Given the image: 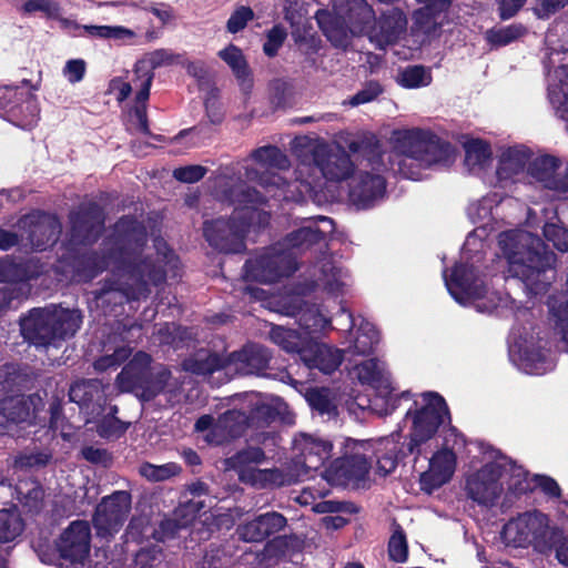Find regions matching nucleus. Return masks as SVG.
Returning a JSON list of instances; mask_svg holds the SVG:
<instances>
[{
  "mask_svg": "<svg viewBox=\"0 0 568 568\" xmlns=\"http://www.w3.org/2000/svg\"><path fill=\"white\" fill-rule=\"evenodd\" d=\"M405 423H409L408 440L402 444L399 432L376 440L344 439L343 456L324 470L323 478L331 485L361 486L371 469L367 460L369 453L376 458V473L381 476H386L396 468L399 455L426 454L438 429L450 423L445 399L433 392L417 395L406 413Z\"/></svg>",
  "mask_w": 568,
  "mask_h": 568,
  "instance_id": "obj_1",
  "label": "nucleus"
},
{
  "mask_svg": "<svg viewBox=\"0 0 568 568\" xmlns=\"http://www.w3.org/2000/svg\"><path fill=\"white\" fill-rule=\"evenodd\" d=\"M504 195L489 192L481 199L473 201L467 214L478 227L468 234L462 261L448 274L444 271L445 285L453 298L465 306H473L477 312L491 313L498 308H514L515 301L508 294L488 291L483 280L487 274L479 271L484 240L488 236L487 229L493 225L494 210L501 203Z\"/></svg>",
  "mask_w": 568,
  "mask_h": 568,
  "instance_id": "obj_2",
  "label": "nucleus"
},
{
  "mask_svg": "<svg viewBox=\"0 0 568 568\" xmlns=\"http://www.w3.org/2000/svg\"><path fill=\"white\" fill-rule=\"evenodd\" d=\"M118 248L103 260L95 273L112 264L113 275L118 277L110 288L103 293L106 300L111 292H119L125 300H140L149 294L148 283L158 284L164 280L169 272L175 271L179 265L178 257L169 250L165 241L154 240L156 262L143 254L142 240L144 233L140 225L131 219L118 222Z\"/></svg>",
  "mask_w": 568,
  "mask_h": 568,
  "instance_id": "obj_3",
  "label": "nucleus"
},
{
  "mask_svg": "<svg viewBox=\"0 0 568 568\" xmlns=\"http://www.w3.org/2000/svg\"><path fill=\"white\" fill-rule=\"evenodd\" d=\"M311 287H303L296 296L286 294V317H295L304 332L286 329V353L296 354L310 368H316L324 374L336 371L343 361V351L332 345L315 341L311 333L324 329L327 320L315 305H307L300 296Z\"/></svg>",
  "mask_w": 568,
  "mask_h": 568,
  "instance_id": "obj_4",
  "label": "nucleus"
},
{
  "mask_svg": "<svg viewBox=\"0 0 568 568\" xmlns=\"http://www.w3.org/2000/svg\"><path fill=\"white\" fill-rule=\"evenodd\" d=\"M498 244L508 273L518 277L530 294L544 293L554 278L556 255L546 251L538 237L523 230L501 233Z\"/></svg>",
  "mask_w": 568,
  "mask_h": 568,
  "instance_id": "obj_5",
  "label": "nucleus"
},
{
  "mask_svg": "<svg viewBox=\"0 0 568 568\" xmlns=\"http://www.w3.org/2000/svg\"><path fill=\"white\" fill-rule=\"evenodd\" d=\"M221 185L227 187L223 191V196L236 205L232 221L219 219L205 222L204 236L221 252L240 253L245 248L244 237L248 227L255 219L262 222V214L255 207L261 202V196L242 182L233 185L229 181H222Z\"/></svg>",
  "mask_w": 568,
  "mask_h": 568,
  "instance_id": "obj_6",
  "label": "nucleus"
},
{
  "mask_svg": "<svg viewBox=\"0 0 568 568\" xmlns=\"http://www.w3.org/2000/svg\"><path fill=\"white\" fill-rule=\"evenodd\" d=\"M392 142L399 159L392 160L390 168L409 180H420V170L438 162L442 155L440 140L429 130H397Z\"/></svg>",
  "mask_w": 568,
  "mask_h": 568,
  "instance_id": "obj_7",
  "label": "nucleus"
},
{
  "mask_svg": "<svg viewBox=\"0 0 568 568\" xmlns=\"http://www.w3.org/2000/svg\"><path fill=\"white\" fill-rule=\"evenodd\" d=\"M374 14L373 8L366 0H333L332 10H317L316 20L333 45L346 48L351 34L367 36Z\"/></svg>",
  "mask_w": 568,
  "mask_h": 568,
  "instance_id": "obj_8",
  "label": "nucleus"
},
{
  "mask_svg": "<svg viewBox=\"0 0 568 568\" xmlns=\"http://www.w3.org/2000/svg\"><path fill=\"white\" fill-rule=\"evenodd\" d=\"M515 467L517 464L499 452L487 453L481 468L467 477V496L486 508L497 506L504 493L510 503L515 496L508 490V481Z\"/></svg>",
  "mask_w": 568,
  "mask_h": 568,
  "instance_id": "obj_9",
  "label": "nucleus"
},
{
  "mask_svg": "<svg viewBox=\"0 0 568 568\" xmlns=\"http://www.w3.org/2000/svg\"><path fill=\"white\" fill-rule=\"evenodd\" d=\"M81 314L77 310L51 305L33 308L20 322L23 337L34 345H48L55 339L73 336L80 328Z\"/></svg>",
  "mask_w": 568,
  "mask_h": 568,
  "instance_id": "obj_10",
  "label": "nucleus"
},
{
  "mask_svg": "<svg viewBox=\"0 0 568 568\" xmlns=\"http://www.w3.org/2000/svg\"><path fill=\"white\" fill-rule=\"evenodd\" d=\"M509 356L524 373L542 375L554 369L555 357L549 341L535 328H514L509 337Z\"/></svg>",
  "mask_w": 568,
  "mask_h": 568,
  "instance_id": "obj_11",
  "label": "nucleus"
},
{
  "mask_svg": "<svg viewBox=\"0 0 568 568\" xmlns=\"http://www.w3.org/2000/svg\"><path fill=\"white\" fill-rule=\"evenodd\" d=\"M349 374L361 384H367L375 389L373 398H362L358 403L361 408H369L379 416L388 415L396 408L398 395L383 362L375 358L363 361L356 364Z\"/></svg>",
  "mask_w": 568,
  "mask_h": 568,
  "instance_id": "obj_12",
  "label": "nucleus"
},
{
  "mask_svg": "<svg viewBox=\"0 0 568 568\" xmlns=\"http://www.w3.org/2000/svg\"><path fill=\"white\" fill-rule=\"evenodd\" d=\"M268 355L261 346H248L241 352L233 353L226 358L216 354L209 355L205 361L197 359L196 363L187 365V369L196 374H213L223 369L226 375H250L261 372L267 366Z\"/></svg>",
  "mask_w": 568,
  "mask_h": 568,
  "instance_id": "obj_13",
  "label": "nucleus"
},
{
  "mask_svg": "<svg viewBox=\"0 0 568 568\" xmlns=\"http://www.w3.org/2000/svg\"><path fill=\"white\" fill-rule=\"evenodd\" d=\"M151 357L143 352H139L125 365L118 375L116 386L121 392H131L144 400H149L163 390L170 372L165 368L156 371V376L151 377L149 366Z\"/></svg>",
  "mask_w": 568,
  "mask_h": 568,
  "instance_id": "obj_14",
  "label": "nucleus"
},
{
  "mask_svg": "<svg viewBox=\"0 0 568 568\" xmlns=\"http://www.w3.org/2000/svg\"><path fill=\"white\" fill-rule=\"evenodd\" d=\"M385 170L382 154L361 162L349 184V200L356 207H372L385 197L386 180L382 174Z\"/></svg>",
  "mask_w": 568,
  "mask_h": 568,
  "instance_id": "obj_15",
  "label": "nucleus"
},
{
  "mask_svg": "<svg viewBox=\"0 0 568 568\" xmlns=\"http://www.w3.org/2000/svg\"><path fill=\"white\" fill-rule=\"evenodd\" d=\"M92 531L85 520L70 523L55 539L60 568H91Z\"/></svg>",
  "mask_w": 568,
  "mask_h": 568,
  "instance_id": "obj_16",
  "label": "nucleus"
},
{
  "mask_svg": "<svg viewBox=\"0 0 568 568\" xmlns=\"http://www.w3.org/2000/svg\"><path fill=\"white\" fill-rule=\"evenodd\" d=\"M552 527L548 517L537 510L526 511L511 518L501 532L503 540L514 547H527L532 545L536 549L544 550L549 542Z\"/></svg>",
  "mask_w": 568,
  "mask_h": 568,
  "instance_id": "obj_17",
  "label": "nucleus"
},
{
  "mask_svg": "<svg viewBox=\"0 0 568 568\" xmlns=\"http://www.w3.org/2000/svg\"><path fill=\"white\" fill-rule=\"evenodd\" d=\"M291 465L286 469V483L297 480L308 470L318 469L331 457L333 445L329 440L308 434H300L292 442Z\"/></svg>",
  "mask_w": 568,
  "mask_h": 568,
  "instance_id": "obj_18",
  "label": "nucleus"
},
{
  "mask_svg": "<svg viewBox=\"0 0 568 568\" xmlns=\"http://www.w3.org/2000/svg\"><path fill=\"white\" fill-rule=\"evenodd\" d=\"M0 111L21 129L33 128L39 119V104L27 87H0Z\"/></svg>",
  "mask_w": 568,
  "mask_h": 568,
  "instance_id": "obj_19",
  "label": "nucleus"
},
{
  "mask_svg": "<svg viewBox=\"0 0 568 568\" xmlns=\"http://www.w3.org/2000/svg\"><path fill=\"white\" fill-rule=\"evenodd\" d=\"M282 162L283 155L280 149L262 146L244 161L245 178L252 182L256 181L264 187H280L283 183Z\"/></svg>",
  "mask_w": 568,
  "mask_h": 568,
  "instance_id": "obj_20",
  "label": "nucleus"
},
{
  "mask_svg": "<svg viewBox=\"0 0 568 568\" xmlns=\"http://www.w3.org/2000/svg\"><path fill=\"white\" fill-rule=\"evenodd\" d=\"M264 453L260 448H248L226 459V466L227 468L235 469L243 483L254 487L266 488L273 485H282L284 479L278 469H257L251 467L252 464L262 463Z\"/></svg>",
  "mask_w": 568,
  "mask_h": 568,
  "instance_id": "obj_21",
  "label": "nucleus"
},
{
  "mask_svg": "<svg viewBox=\"0 0 568 568\" xmlns=\"http://www.w3.org/2000/svg\"><path fill=\"white\" fill-rule=\"evenodd\" d=\"M532 151L524 144L504 145L498 149L495 180L490 183L495 187L506 189L528 172Z\"/></svg>",
  "mask_w": 568,
  "mask_h": 568,
  "instance_id": "obj_22",
  "label": "nucleus"
},
{
  "mask_svg": "<svg viewBox=\"0 0 568 568\" xmlns=\"http://www.w3.org/2000/svg\"><path fill=\"white\" fill-rule=\"evenodd\" d=\"M130 509L131 495L128 491L118 490L104 497L93 517L98 535L108 537L119 532L128 519Z\"/></svg>",
  "mask_w": 568,
  "mask_h": 568,
  "instance_id": "obj_23",
  "label": "nucleus"
},
{
  "mask_svg": "<svg viewBox=\"0 0 568 568\" xmlns=\"http://www.w3.org/2000/svg\"><path fill=\"white\" fill-rule=\"evenodd\" d=\"M408 30L406 13L399 8H388L374 14V21L368 28L367 37L378 49H386L402 41Z\"/></svg>",
  "mask_w": 568,
  "mask_h": 568,
  "instance_id": "obj_24",
  "label": "nucleus"
},
{
  "mask_svg": "<svg viewBox=\"0 0 568 568\" xmlns=\"http://www.w3.org/2000/svg\"><path fill=\"white\" fill-rule=\"evenodd\" d=\"M314 165L327 181L339 182L347 179L353 172V163L344 149L325 143H315L307 146Z\"/></svg>",
  "mask_w": 568,
  "mask_h": 568,
  "instance_id": "obj_25",
  "label": "nucleus"
},
{
  "mask_svg": "<svg viewBox=\"0 0 568 568\" xmlns=\"http://www.w3.org/2000/svg\"><path fill=\"white\" fill-rule=\"evenodd\" d=\"M284 274V245H275L260 250L254 257L245 263L246 280L264 284L275 283Z\"/></svg>",
  "mask_w": 568,
  "mask_h": 568,
  "instance_id": "obj_26",
  "label": "nucleus"
},
{
  "mask_svg": "<svg viewBox=\"0 0 568 568\" xmlns=\"http://www.w3.org/2000/svg\"><path fill=\"white\" fill-rule=\"evenodd\" d=\"M21 242L36 250H44L54 244L61 232L59 220L45 213H32L19 221Z\"/></svg>",
  "mask_w": 568,
  "mask_h": 568,
  "instance_id": "obj_27",
  "label": "nucleus"
},
{
  "mask_svg": "<svg viewBox=\"0 0 568 568\" xmlns=\"http://www.w3.org/2000/svg\"><path fill=\"white\" fill-rule=\"evenodd\" d=\"M40 397L13 396L0 402V434L17 435L20 424H32Z\"/></svg>",
  "mask_w": 568,
  "mask_h": 568,
  "instance_id": "obj_28",
  "label": "nucleus"
},
{
  "mask_svg": "<svg viewBox=\"0 0 568 568\" xmlns=\"http://www.w3.org/2000/svg\"><path fill=\"white\" fill-rule=\"evenodd\" d=\"M334 230V222L326 216L306 220L303 224L286 234V252L295 250L304 252L316 244H324L327 234Z\"/></svg>",
  "mask_w": 568,
  "mask_h": 568,
  "instance_id": "obj_29",
  "label": "nucleus"
},
{
  "mask_svg": "<svg viewBox=\"0 0 568 568\" xmlns=\"http://www.w3.org/2000/svg\"><path fill=\"white\" fill-rule=\"evenodd\" d=\"M180 55L172 53L166 49H159L145 54L134 65L136 79L134 85L139 88L138 102H144L150 94V87L153 80V69L178 63Z\"/></svg>",
  "mask_w": 568,
  "mask_h": 568,
  "instance_id": "obj_30",
  "label": "nucleus"
},
{
  "mask_svg": "<svg viewBox=\"0 0 568 568\" xmlns=\"http://www.w3.org/2000/svg\"><path fill=\"white\" fill-rule=\"evenodd\" d=\"M456 456L450 449H440L429 459V467L420 475L423 489L430 493L446 484L455 473Z\"/></svg>",
  "mask_w": 568,
  "mask_h": 568,
  "instance_id": "obj_31",
  "label": "nucleus"
},
{
  "mask_svg": "<svg viewBox=\"0 0 568 568\" xmlns=\"http://www.w3.org/2000/svg\"><path fill=\"white\" fill-rule=\"evenodd\" d=\"M536 487H539L545 494L551 497H557L560 494V488L552 478L538 475L530 477L520 465H517L508 481L509 493L515 497H518L535 489Z\"/></svg>",
  "mask_w": 568,
  "mask_h": 568,
  "instance_id": "obj_32",
  "label": "nucleus"
},
{
  "mask_svg": "<svg viewBox=\"0 0 568 568\" xmlns=\"http://www.w3.org/2000/svg\"><path fill=\"white\" fill-rule=\"evenodd\" d=\"M320 274L315 280L317 286L323 287L329 294H344L351 285V276L347 270L337 264L332 257H324L318 265Z\"/></svg>",
  "mask_w": 568,
  "mask_h": 568,
  "instance_id": "obj_33",
  "label": "nucleus"
},
{
  "mask_svg": "<svg viewBox=\"0 0 568 568\" xmlns=\"http://www.w3.org/2000/svg\"><path fill=\"white\" fill-rule=\"evenodd\" d=\"M419 3H425L420 9L413 13V26L410 31L413 34H429L436 30L439 24L438 14L444 12L449 7V0H416Z\"/></svg>",
  "mask_w": 568,
  "mask_h": 568,
  "instance_id": "obj_34",
  "label": "nucleus"
},
{
  "mask_svg": "<svg viewBox=\"0 0 568 568\" xmlns=\"http://www.w3.org/2000/svg\"><path fill=\"white\" fill-rule=\"evenodd\" d=\"M548 97L559 116L568 120V63L548 73Z\"/></svg>",
  "mask_w": 568,
  "mask_h": 568,
  "instance_id": "obj_35",
  "label": "nucleus"
},
{
  "mask_svg": "<svg viewBox=\"0 0 568 568\" xmlns=\"http://www.w3.org/2000/svg\"><path fill=\"white\" fill-rule=\"evenodd\" d=\"M70 221L72 224V241L74 243H89L95 240L103 225L101 214L97 210L72 213Z\"/></svg>",
  "mask_w": 568,
  "mask_h": 568,
  "instance_id": "obj_36",
  "label": "nucleus"
},
{
  "mask_svg": "<svg viewBox=\"0 0 568 568\" xmlns=\"http://www.w3.org/2000/svg\"><path fill=\"white\" fill-rule=\"evenodd\" d=\"M465 164L473 174H481L493 162L490 144L479 138H467L463 142Z\"/></svg>",
  "mask_w": 568,
  "mask_h": 568,
  "instance_id": "obj_37",
  "label": "nucleus"
},
{
  "mask_svg": "<svg viewBox=\"0 0 568 568\" xmlns=\"http://www.w3.org/2000/svg\"><path fill=\"white\" fill-rule=\"evenodd\" d=\"M283 518L278 514H265L237 528L241 539L257 542L282 527Z\"/></svg>",
  "mask_w": 568,
  "mask_h": 568,
  "instance_id": "obj_38",
  "label": "nucleus"
},
{
  "mask_svg": "<svg viewBox=\"0 0 568 568\" xmlns=\"http://www.w3.org/2000/svg\"><path fill=\"white\" fill-rule=\"evenodd\" d=\"M217 55L232 70L242 91L248 93L253 87V80L243 51L234 44H229L226 48L220 50Z\"/></svg>",
  "mask_w": 568,
  "mask_h": 568,
  "instance_id": "obj_39",
  "label": "nucleus"
},
{
  "mask_svg": "<svg viewBox=\"0 0 568 568\" xmlns=\"http://www.w3.org/2000/svg\"><path fill=\"white\" fill-rule=\"evenodd\" d=\"M84 33L92 38L113 40L122 45L142 44L141 34L124 26H84Z\"/></svg>",
  "mask_w": 568,
  "mask_h": 568,
  "instance_id": "obj_40",
  "label": "nucleus"
},
{
  "mask_svg": "<svg viewBox=\"0 0 568 568\" xmlns=\"http://www.w3.org/2000/svg\"><path fill=\"white\" fill-rule=\"evenodd\" d=\"M561 162L554 155L542 154L531 158L528 166V173L546 189L551 190L556 178L561 171Z\"/></svg>",
  "mask_w": 568,
  "mask_h": 568,
  "instance_id": "obj_41",
  "label": "nucleus"
},
{
  "mask_svg": "<svg viewBox=\"0 0 568 568\" xmlns=\"http://www.w3.org/2000/svg\"><path fill=\"white\" fill-rule=\"evenodd\" d=\"M40 273L41 267L33 260L21 264H17L8 258L0 261V282H8L12 284V286L29 281Z\"/></svg>",
  "mask_w": 568,
  "mask_h": 568,
  "instance_id": "obj_42",
  "label": "nucleus"
},
{
  "mask_svg": "<svg viewBox=\"0 0 568 568\" xmlns=\"http://www.w3.org/2000/svg\"><path fill=\"white\" fill-rule=\"evenodd\" d=\"M69 396L71 402L90 409V405L93 403L99 407L102 405L104 402V389L98 379L81 381L71 386Z\"/></svg>",
  "mask_w": 568,
  "mask_h": 568,
  "instance_id": "obj_43",
  "label": "nucleus"
},
{
  "mask_svg": "<svg viewBox=\"0 0 568 568\" xmlns=\"http://www.w3.org/2000/svg\"><path fill=\"white\" fill-rule=\"evenodd\" d=\"M348 342L354 353L364 355L379 342V334L373 323L362 320L357 328L349 331Z\"/></svg>",
  "mask_w": 568,
  "mask_h": 568,
  "instance_id": "obj_44",
  "label": "nucleus"
},
{
  "mask_svg": "<svg viewBox=\"0 0 568 568\" xmlns=\"http://www.w3.org/2000/svg\"><path fill=\"white\" fill-rule=\"evenodd\" d=\"M24 524L16 508L0 509V542L7 544L16 540L23 531ZM0 568H6V562L0 558Z\"/></svg>",
  "mask_w": 568,
  "mask_h": 568,
  "instance_id": "obj_45",
  "label": "nucleus"
},
{
  "mask_svg": "<svg viewBox=\"0 0 568 568\" xmlns=\"http://www.w3.org/2000/svg\"><path fill=\"white\" fill-rule=\"evenodd\" d=\"M199 510V503L191 501L179 507L173 518L165 519L161 523V529L164 537H173L179 529L189 526L195 518Z\"/></svg>",
  "mask_w": 568,
  "mask_h": 568,
  "instance_id": "obj_46",
  "label": "nucleus"
},
{
  "mask_svg": "<svg viewBox=\"0 0 568 568\" xmlns=\"http://www.w3.org/2000/svg\"><path fill=\"white\" fill-rule=\"evenodd\" d=\"M432 72L423 65H409L403 69L398 75V83L407 89L427 87L432 82Z\"/></svg>",
  "mask_w": 568,
  "mask_h": 568,
  "instance_id": "obj_47",
  "label": "nucleus"
},
{
  "mask_svg": "<svg viewBox=\"0 0 568 568\" xmlns=\"http://www.w3.org/2000/svg\"><path fill=\"white\" fill-rule=\"evenodd\" d=\"M527 32L523 24L515 23L501 28H493L486 31L485 39L493 45H507Z\"/></svg>",
  "mask_w": 568,
  "mask_h": 568,
  "instance_id": "obj_48",
  "label": "nucleus"
},
{
  "mask_svg": "<svg viewBox=\"0 0 568 568\" xmlns=\"http://www.w3.org/2000/svg\"><path fill=\"white\" fill-rule=\"evenodd\" d=\"M306 399L308 404L321 414L334 415L336 413V399L327 388H314L308 390Z\"/></svg>",
  "mask_w": 568,
  "mask_h": 568,
  "instance_id": "obj_49",
  "label": "nucleus"
},
{
  "mask_svg": "<svg viewBox=\"0 0 568 568\" xmlns=\"http://www.w3.org/2000/svg\"><path fill=\"white\" fill-rule=\"evenodd\" d=\"M247 413L245 410H227L224 413L217 424L214 426L213 432H217L219 429H224L227 436H236L241 426L244 425L247 420Z\"/></svg>",
  "mask_w": 568,
  "mask_h": 568,
  "instance_id": "obj_50",
  "label": "nucleus"
},
{
  "mask_svg": "<svg viewBox=\"0 0 568 568\" xmlns=\"http://www.w3.org/2000/svg\"><path fill=\"white\" fill-rule=\"evenodd\" d=\"M140 474L149 480H166L181 471V467L174 463L153 465L145 463L140 466Z\"/></svg>",
  "mask_w": 568,
  "mask_h": 568,
  "instance_id": "obj_51",
  "label": "nucleus"
},
{
  "mask_svg": "<svg viewBox=\"0 0 568 568\" xmlns=\"http://www.w3.org/2000/svg\"><path fill=\"white\" fill-rule=\"evenodd\" d=\"M20 503L30 511H38L41 507L43 490L36 484H20L17 487Z\"/></svg>",
  "mask_w": 568,
  "mask_h": 568,
  "instance_id": "obj_52",
  "label": "nucleus"
},
{
  "mask_svg": "<svg viewBox=\"0 0 568 568\" xmlns=\"http://www.w3.org/2000/svg\"><path fill=\"white\" fill-rule=\"evenodd\" d=\"M132 568H164L161 549L158 547L140 549L134 556Z\"/></svg>",
  "mask_w": 568,
  "mask_h": 568,
  "instance_id": "obj_53",
  "label": "nucleus"
},
{
  "mask_svg": "<svg viewBox=\"0 0 568 568\" xmlns=\"http://www.w3.org/2000/svg\"><path fill=\"white\" fill-rule=\"evenodd\" d=\"M388 555L396 562H404L407 559L408 549L404 531L397 526L388 542Z\"/></svg>",
  "mask_w": 568,
  "mask_h": 568,
  "instance_id": "obj_54",
  "label": "nucleus"
},
{
  "mask_svg": "<svg viewBox=\"0 0 568 568\" xmlns=\"http://www.w3.org/2000/svg\"><path fill=\"white\" fill-rule=\"evenodd\" d=\"M544 236L560 252H568V230L562 225L548 222L544 226Z\"/></svg>",
  "mask_w": 568,
  "mask_h": 568,
  "instance_id": "obj_55",
  "label": "nucleus"
},
{
  "mask_svg": "<svg viewBox=\"0 0 568 568\" xmlns=\"http://www.w3.org/2000/svg\"><path fill=\"white\" fill-rule=\"evenodd\" d=\"M254 17L252 8L247 6L236 7L226 22L227 32L235 34L242 31Z\"/></svg>",
  "mask_w": 568,
  "mask_h": 568,
  "instance_id": "obj_56",
  "label": "nucleus"
},
{
  "mask_svg": "<svg viewBox=\"0 0 568 568\" xmlns=\"http://www.w3.org/2000/svg\"><path fill=\"white\" fill-rule=\"evenodd\" d=\"M62 0H28L22 6L24 13L43 12L48 18H59Z\"/></svg>",
  "mask_w": 568,
  "mask_h": 568,
  "instance_id": "obj_57",
  "label": "nucleus"
},
{
  "mask_svg": "<svg viewBox=\"0 0 568 568\" xmlns=\"http://www.w3.org/2000/svg\"><path fill=\"white\" fill-rule=\"evenodd\" d=\"M548 540L547 548L554 549L556 559L561 565L568 566V536H562L557 528L552 527Z\"/></svg>",
  "mask_w": 568,
  "mask_h": 568,
  "instance_id": "obj_58",
  "label": "nucleus"
},
{
  "mask_svg": "<svg viewBox=\"0 0 568 568\" xmlns=\"http://www.w3.org/2000/svg\"><path fill=\"white\" fill-rule=\"evenodd\" d=\"M52 458V454L48 450L30 452L21 455L16 465L20 468H41L47 466Z\"/></svg>",
  "mask_w": 568,
  "mask_h": 568,
  "instance_id": "obj_59",
  "label": "nucleus"
},
{
  "mask_svg": "<svg viewBox=\"0 0 568 568\" xmlns=\"http://www.w3.org/2000/svg\"><path fill=\"white\" fill-rule=\"evenodd\" d=\"M87 72V63L83 59L68 60L62 69V74L71 84L83 80Z\"/></svg>",
  "mask_w": 568,
  "mask_h": 568,
  "instance_id": "obj_60",
  "label": "nucleus"
},
{
  "mask_svg": "<svg viewBox=\"0 0 568 568\" xmlns=\"http://www.w3.org/2000/svg\"><path fill=\"white\" fill-rule=\"evenodd\" d=\"M128 427V423H123L114 416H106L99 425V433L103 437H119Z\"/></svg>",
  "mask_w": 568,
  "mask_h": 568,
  "instance_id": "obj_61",
  "label": "nucleus"
},
{
  "mask_svg": "<svg viewBox=\"0 0 568 568\" xmlns=\"http://www.w3.org/2000/svg\"><path fill=\"white\" fill-rule=\"evenodd\" d=\"M382 92V89L378 83L371 82L364 89L354 94L348 101L347 104L351 106H357L361 104H365L375 100ZM346 104V102H344Z\"/></svg>",
  "mask_w": 568,
  "mask_h": 568,
  "instance_id": "obj_62",
  "label": "nucleus"
},
{
  "mask_svg": "<svg viewBox=\"0 0 568 568\" xmlns=\"http://www.w3.org/2000/svg\"><path fill=\"white\" fill-rule=\"evenodd\" d=\"M206 173V169L201 165H189L175 169L173 176L184 183H194L200 181Z\"/></svg>",
  "mask_w": 568,
  "mask_h": 568,
  "instance_id": "obj_63",
  "label": "nucleus"
},
{
  "mask_svg": "<svg viewBox=\"0 0 568 568\" xmlns=\"http://www.w3.org/2000/svg\"><path fill=\"white\" fill-rule=\"evenodd\" d=\"M227 562L224 551L216 548L207 551L196 568H222Z\"/></svg>",
  "mask_w": 568,
  "mask_h": 568,
  "instance_id": "obj_64",
  "label": "nucleus"
}]
</instances>
